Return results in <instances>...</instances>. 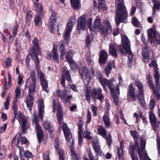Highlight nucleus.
Instances as JSON below:
<instances>
[{"label":"nucleus","mask_w":160,"mask_h":160,"mask_svg":"<svg viewBox=\"0 0 160 160\" xmlns=\"http://www.w3.org/2000/svg\"><path fill=\"white\" fill-rule=\"evenodd\" d=\"M91 89V87L90 86L87 85L85 87V89L84 91V95L88 102L90 103V91Z\"/></svg>","instance_id":"29"},{"label":"nucleus","mask_w":160,"mask_h":160,"mask_svg":"<svg viewBox=\"0 0 160 160\" xmlns=\"http://www.w3.org/2000/svg\"><path fill=\"white\" fill-rule=\"evenodd\" d=\"M79 73L82 78H84L86 82L88 84L91 80L90 73L88 68L85 67L79 69Z\"/></svg>","instance_id":"12"},{"label":"nucleus","mask_w":160,"mask_h":160,"mask_svg":"<svg viewBox=\"0 0 160 160\" xmlns=\"http://www.w3.org/2000/svg\"><path fill=\"white\" fill-rule=\"evenodd\" d=\"M17 99L15 98L13 102L12 108L13 111L14 113H15V112H17L18 109V104L17 103Z\"/></svg>","instance_id":"44"},{"label":"nucleus","mask_w":160,"mask_h":160,"mask_svg":"<svg viewBox=\"0 0 160 160\" xmlns=\"http://www.w3.org/2000/svg\"><path fill=\"white\" fill-rule=\"evenodd\" d=\"M72 7L75 10L78 9L80 7V2L79 0H70Z\"/></svg>","instance_id":"33"},{"label":"nucleus","mask_w":160,"mask_h":160,"mask_svg":"<svg viewBox=\"0 0 160 160\" xmlns=\"http://www.w3.org/2000/svg\"><path fill=\"white\" fill-rule=\"evenodd\" d=\"M115 21L116 24L118 25L121 22H127V13L126 8L124 4L123 0H117Z\"/></svg>","instance_id":"5"},{"label":"nucleus","mask_w":160,"mask_h":160,"mask_svg":"<svg viewBox=\"0 0 160 160\" xmlns=\"http://www.w3.org/2000/svg\"><path fill=\"white\" fill-rule=\"evenodd\" d=\"M118 158L120 160H123L124 159L123 152V149L121 148H119L118 149Z\"/></svg>","instance_id":"45"},{"label":"nucleus","mask_w":160,"mask_h":160,"mask_svg":"<svg viewBox=\"0 0 160 160\" xmlns=\"http://www.w3.org/2000/svg\"><path fill=\"white\" fill-rule=\"evenodd\" d=\"M16 97L15 98L17 99L21 94V89L18 86H17L15 90Z\"/></svg>","instance_id":"54"},{"label":"nucleus","mask_w":160,"mask_h":160,"mask_svg":"<svg viewBox=\"0 0 160 160\" xmlns=\"http://www.w3.org/2000/svg\"><path fill=\"white\" fill-rule=\"evenodd\" d=\"M86 58L88 64L89 65L91 62L90 54L89 52H87L86 55Z\"/></svg>","instance_id":"58"},{"label":"nucleus","mask_w":160,"mask_h":160,"mask_svg":"<svg viewBox=\"0 0 160 160\" xmlns=\"http://www.w3.org/2000/svg\"><path fill=\"white\" fill-rule=\"evenodd\" d=\"M83 136L85 138L88 140H90L92 138L90 136V131L88 130H87L84 132Z\"/></svg>","instance_id":"51"},{"label":"nucleus","mask_w":160,"mask_h":160,"mask_svg":"<svg viewBox=\"0 0 160 160\" xmlns=\"http://www.w3.org/2000/svg\"><path fill=\"white\" fill-rule=\"evenodd\" d=\"M83 125V122L81 120L79 121L78 122V133H82V131H83V129L82 128V127Z\"/></svg>","instance_id":"49"},{"label":"nucleus","mask_w":160,"mask_h":160,"mask_svg":"<svg viewBox=\"0 0 160 160\" xmlns=\"http://www.w3.org/2000/svg\"><path fill=\"white\" fill-rule=\"evenodd\" d=\"M58 46L57 44H53V48L52 51V59L55 62H58L59 61L58 55Z\"/></svg>","instance_id":"21"},{"label":"nucleus","mask_w":160,"mask_h":160,"mask_svg":"<svg viewBox=\"0 0 160 160\" xmlns=\"http://www.w3.org/2000/svg\"><path fill=\"white\" fill-rule=\"evenodd\" d=\"M58 153L59 154V157H65L64 153L65 152L64 150L61 148H59L57 151Z\"/></svg>","instance_id":"59"},{"label":"nucleus","mask_w":160,"mask_h":160,"mask_svg":"<svg viewBox=\"0 0 160 160\" xmlns=\"http://www.w3.org/2000/svg\"><path fill=\"white\" fill-rule=\"evenodd\" d=\"M74 142L72 141V145L70 146V151L71 152V156L72 160H80V155L78 154L75 153L74 148L73 147Z\"/></svg>","instance_id":"20"},{"label":"nucleus","mask_w":160,"mask_h":160,"mask_svg":"<svg viewBox=\"0 0 160 160\" xmlns=\"http://www.w3.org/2000/svg\"><path fill=\"white\" fill-rule=\"evenodd\" d=\"M32 122L33 124L35 125L38 142L39 143H40L41 142L43 138V133L41 127L39 124L38 118L37 116L34 115V119L33 120Z\"/></svg>","instance_id":"10"},{"label":"nucleus","mask_w":160,"mask_h":160,"mask_svg":"<svg viewBox=\"0 0 160 160\" xmlns=\"http://www.w3.org/2000/svg\"><path fill=\"white\" fill-rule=\"evenodd\" d=\"M108 57L107 53L106 52L103 50L101 52L100 58L99 62L101 63H104L106 61V59Z\"/></svg>","instance_id":"28"},{"label":"nucleus","mask_w":160,"mask_h":160,"mask_svg":"<svg viewBox=\"0 0 160 160\" xmlns=\"http://www.w3.org/2000/svg\"><path fill=\"white\" fill-rule=\"evenodd\" d=\"M88 15L84 14L81 16L78 20V28L79 30H84L88 27L90 30H92V18H88Z\"/></svg>","instance_id":"6"},{"label":"nucleus","mask_w":160,"mask_h":160,"mask_svg":"<svg viewBox=\"0 0 160 160\" xmlns=\"http://www.w3.org/2000/svg\"><path fill=\"white\" fill-rule=\"evenodd\" d=\"M115 65L113 61H112L108 63L107 66L105 68V71L106 75L108 77L109 76V74L110 73L112 68H114Z\"/></svg>","instance_id":"26"},{"label":"nucleus","mask_w":160,"mask_h":160,"mask_svg":"<svg viewBox=\"0 0 160 160\" xmlns=\"http://www.w3.org/2000/svg\"><path fill=\"white\" fill-rule=\"evenodd\" d=\"M109 53L112 56L115 58L117 57L118 54L116 52L115 45L112 44H111L109 46Z\"/></svg>","instance_id":"35"},{"label":"nucleus","mask_w":160,"mask_h":160,"mask_svg":"<svg viewBox=\"0 0 160 160\" xmlns=\"http://www.w3.org/2000/svg\"><path fill=\"white\" fill-rule=\"evenodd\" d=\"M148 37L151 44L157 45L160 44V34L156 32L154 26H152L147 30Z\"/></svg>","instance_id":"8"},{"label":"nucleus","mask_w":160,"mask_h":160,"mask_svg":"<svg viewBox=\"0 0 160 160\" xmlns=\"http://www.w3.org/2000/svg\"><path fill=\"white\" fill-rule=\"evenodd\" d=\"M102 92V89L101 88L98 89H93L91 94L92 97L93 98H97L100 101L103 100L104 96Z\"/></svg>","instance_id":"13"},{"label":"nucleus","mask_w":160,"mask_h":160,"mask_svg":"<svg viewBox=\"0 0 160 160\" xmlns=\"http://www.w3.org/2000/svg\"><path fill=\"white\" fill-rule=\"evenodd\" d=\"M74 53V52L72 50L69 51L65 56V58L68 62H71L72 61V56Z\"/></svg>","instance_id":"40"},{"label":"nucleus","mask_w":160,"mask_h":160,"mask_svg":"<svg viewBox=\"0 0 160 160\" xmlns=\"http://www.w3.org/2000/svg\"><path fill=\"white\" fill-rule=\"evenodd\" d=\"M70 32L65 31L64 39L66 42L69 41L70 38Z\"/></svg>","instance_id":"56"},{"label":"nucleus","mask_w":160,"mask_h":160,"mask_svg":"<svg viewBox=\"0 0 160 160\" xmlns=\"http://www.w3.org/2000/svg\"><path fill=\"white\" fill-rule=\"evenodd\" d=\"M98 133L102 136L103 138H107V132L105 129L102 126H100L98 129Z\"/></svg>","instance_id":"34"},{"label":"nucleus","mask_w":160,"mask_h":160,"mask_svg":"<svg viewBox=\"0 0 160 160\" xmlns=\"http://www.w3.org/2000/svg\"><path fill=\"white\" fill-rule=\"evenodd\" d=\"M149 120L151 123L156 121V118L152 112H150L149 114Z\"/></svg>","instance_id":"53"},{"label":"nucleus","mask_w":160,"mask_h":160,"mask_svg":"<svg viewBox=\"0 0 160 160\" xmlns=\"http://www.w3.org/2000/svg\"><path fill=\"white\" fill-rule=\"evenodd\" d=\"M146 142L145 141L141 140L140 142V148L139 149L138 143L136 142H135L134 146L135 148L138 149V153L139 155L140 160H149L150 158L148 157L146 151L145 150Z\"/></svg>","instance_id":"7"},{"label":"nucleus","mask_w":160,"mask_h":160,"mask_svg":"<svg viewBox=\"0 0 160 160\" xmlns=\"http://www.w3.org/2000/svg\"><path fill=\"white\" fill-rule=\"evenodd\" d=\"M22 123V130L23 132L25 133L27 131V126H26L27 121H24Z\"/></svg>","instance_id":"50"},{"label":"nucleus","mask_w":160,"mask_h":160,"mask_svg":"<svg viewBox=\"0 0 160 160\" xmlns=\"http://www.w3.org/2000/svg\"><path fill=\"white\" fill-rule=\"evenodd\" d=\"M33 47L31 50L32 54L31 56L32 59L36 63V68L37 70V75L40 79L41 85L42 89L46 92H48L47 88H48V84L44 78L43 74L39 69V62L38 58V54L39 52L38 45V40L37 38H35L32 41Z\"/></svg>","instance_id":"1"},{"label":"nucleus","mask_w":160,"mask_h":160,"mask_svg":"<svg viewBox=\"0 0 160 160\" xmlns=\"http://www.w3.org/2000/svg\"><path fill=\"white\" fill-rule=\"evenodd\" d=\"M135 88H133L132 84H131L129 85V90L128 92V99L129 98L130 100V98H132L134 101L137 99V97L135 95Z\"/></svg>","instance_id":"19"},{"label":"nucleus","mask_w":160,"mask_h":160,"mask_svg":"<svg viewBox=\"0 0 160 160\" xmlns=\"http://www.w3.org/2000/svg\"><path fill=\"white\" fill-rule=\"evenodd\" d=\"M7 149L4 145H2L0 148V158H4L6 156Z\"/></svg>","instance_id":"37"},{"label":"nucleus","mask_w":160,"mask_h":160,"mask_svg":"<svg viewBox=\"0 0 160 160\" xmlns=\"http://www.w3.org/2000/svg\"><path fill=\"white\" fill-rule=\"evenodd\" d=\"M147 78L148 80L147 81V83L148 85V86L149 87V88L153 89V92L156 95L157 98L158 99H159L160 98V94L159 92V91H158V94H157L156 93V92L158 90V86L156 84V87L155 88L154 87V85L152 82L153 79L151 76H148Z\"/></svg>","instance_id":"15"},{"label":"nucleus","mask_w":160,"mask_h":160,"mask_svg":"<svg viewBox=\"0 0 160 160\" xmlns=\"http://www.w3.org/2000/svg\"><path fill=\"white\" fill-rule=\"evenodd\" d=\"M92 28L93 29L90 30L91 31L98 32L100 30L101 35L103 37L109 34L112 29V26L108 19H105L101 25L100 19L99 18L95 20Z\"/></svg>","instance_id":"3"},{"label":"nucleus","mask_w":160,"mask_h":160,"mask_svg":"<svg viewBox=\"0 0 160 160\" xmlns=\"http://www.w3.org/2000/svg\"><path fill=\"white\" fill-rule=\"evenodd\" d=\"M26 86L29 89L28 94H33L35 91L36 81H31L29 79H27L26 82Z\"/></svg>","instance_id":"14"},{"label":"nucleus","mask_w":160,"mask_h":160,"mask_svg":"<svg viewBox=\"0 0 160 160\" xmlns=\"http://www.w3.org/2000/svg\"><path fill=\"white\" fill-rule=\"evenodd\" d=\"M62 75L64 78H66V80L68 81L70 84L72 83L70 75L66 67H63L62 68Z\"/></svg>","instance_id":"23"},{"label":"nucleus","mask_w":160,"mask_h":160,"mask_svg":"<svg viewBox=\"0 0 160 160\" xmlns=\"http://www.w3.org/2000/svg\"><path fill=\"white\" fill-rule=\"evenodd\" d=\"M135 84L140 92V94L138 96L139 103L144 107L145 108L147 105L144 99L143 84L138 79L135 80Z\"/></svg>","instance_id":"9"},{"label":"nucleus","mask_w":160,"mask_h":160,"mask_svg":"<svg viewBox=\"0 0 160 160\" xmlns=\"http://www.w3.org/2000/svg\"><path fill=\"white\" fill-rule=\"evenodd\" d=\"M121 52L122 53L124 54H128V58L129 61L132 60L133 59V55L132 53L131 52L130 48H128V49L125 50L122 49L121 50Z\"/></svg>","instance_id":"30"},{"label":"nucleus","mask_w":160,"mask_h":160,"mask_svg":"<svg viewBox=\"0 0 160 160\" xmlns=\"http://www.w3.org/2000/svg\"><path fill=\"white\" fill-rule=\"evenodd\" d=\"M150 52V50L149 47L145 46L142 51V55L144 62L147 63L149 61Z\"/></svg>","instance_id":"17"},{"label":"nucleus","mask_w":160,"mask_h":160,"mask_svg":"<svg viewBox=\"0 0 160 160\" xmlns=\"http://www.w3.org/2000/svg\"><path fill=\"white\" fill-rule=\"evenodd\" d=\"M32 15L33 13L30 10L28 12L26 18L25 25L27 26L29 25V22L31 18H32Z\"/></svg>","instance_id":"36"},{"label":"nucleus","mask_w":160,"mask_h":160,"mask_svg":"<svg viewBox=\"0 0 160 160\" xmlns=\"http://www.w3.org/2000/svg\"><path fill=\"white\" fill-rule=\"evenodd\" d=\"M157 142L158 152L160 154V138L158 136L157 138Z\"/></svg>","instance_id":"64"},{"label":"nucleus","mask_w":160,"mask_h":160,"mask_svg":"<svg viewBox=\"0 0 160 160\" xmlns=\"http://www.w3.org/2000/svg\"><path fill=\"white\" fill-rule=\"evenodd\" d=\"M96 72L98 80L103 87V89L105 90H107V88L106 86L108 87L112 96L114 103L116 105H117L118 103V98L117 96L115 93L114 85L112 83L114 81V79L112 78L110 80H108L106 78H104L100 72Z\"/></svg>","instance_id":"4"},{"label":"nucleus","mask_w":160,"mask_h":160,"mask_svg":"<svg viewBox=\"0 0 160 160\" xmlns=\"http://www.w3.org/2000/svg\"><path fill=\"white\" fill-rule=\"evenodd\" d=\"M131 135L134 138H137L138 137V134L137 132L136 131L132 130L130 132Z\"/></svg>","instance_id":"62"},{"label":"nucleus","mask_w":160,"mask_h":160,"mask_svg":"<svg viewBox=\"0 0 160 160\" xmlns=\"http://www.w3.org/2000/svg\"><path fill=\"white\" fill-rule=\"evenodd\" d=\"M152 1L155 2L153 5V12L155 9L158 10L160 8V2L159 1H157V0H152Z\"/></svg>","instance_id":"46"},{"label":"nucleus","mask_w":160,"mask_h":160,"mask_svg":"<svg viewBox=\"0 0 160 160\" xmlns=\"http://www.w3.org/2000/svg\"><path fill=\"white\" fill-rule=\"evenodd\" d=\"M20 141L21 144H23L26 143L27 141V140L24 137H22L20 138H18L17 142V144H18L20 142Z\"/></svg>","instance_id":"52"},{"label":"nucleus","mask_w":160,"mask_h":160,"mask_svg":"<svg viewBox=\"0 0 160 160\" xmlns=\"http://www.w3.org/2000/svg\"><path fill=\"white\" fill-rule=\"evenodd\" d=\"M154 78L155 80V84L158 86L157 91L156 92L157 94H158V91L160 90V84L159 82V75L158 69L156 68V67H155V74L154 75Z\"/></svg>","instance_id":"22"},{"label":"nucleus","mask_w":160,"mask_h":160,"mask_svg":"<svg viewBox=\"0 0 160 160\" xmlns=\"http://www.w3.org/2000/svg\"><path fill=\"white\" fill-rule=\"evenodd\" d=\"M71 62H68L71 68L73 70L77 69V65L76 63L73 60H72Z\"/></svg>","instance_id":"55"},{"label":"nucleus","mask_w":160,"mask_h":160,"mask_svg":"<svg viewBox=\"0 0 160 160\" xmlns=\"http://www.w3.org/2000/svg\"><path fill=\"white\" fill-rule=\"evenodd\" d=\"M153 129L155 131L159 127L160 125V122L156 121L151 123Z\"/></svg>","instance_id":"47"},{"label":"nucleus","mask_w":160,"mask_h":160,"mask_svg":"<svg viewBox=\"0 0 160 160\" xmlns=\"http://www.w3.org/2000/svg\"><path fill=\"white\" fill-rule=\"evenodd\" d=\"M93 39V36L92 33L88 34L87 37L86 44L87 46H89L92 43Z\"/></svg>","instance_id":"41"},{"label":"nucleus","mask_w":160,"mask_h":160,"mask_svg":"<svg viewBox=\"0 0 160 160\" xmlns=\"http://www.w3.org/2000/svg\"><path fill=\"white\" fill-rule=\"evenodd\" d=\"M70 90L67 87H65L63 89V92H62L59 89L57 90V94L58 96L61 99L63 100L65 102H67L72 97L71 95H68L70 93Z\"/></svg>","instance_id":"11"},{"label":"nucleus","mask_w":160,"mask_h":160,"mask_svg":"<svg viewBox=\"0 0 160 160\" xmlns=\"http://www.w3.org/2000/svg\"><path fill=\"white\" fill-rule=\"evenodd\" d=\"M75 23V20L74 18H72L67 24L65 31L71 32L72 31L73 26Z\"/></svg>","instance_id":"27"},{"label":"nucleus","mask_w":160,"mask_h":160,"mask_svg":"<svg viewBox=\"0 0 160 160\" xmlns=\"http://www.w3.org/2000/svg\"><path fill=\"white\" fill-rule=\"evenodd\" d=\"M15 117L18 118V121L21 122L24 121H26V117L20 112H16L15 113H14Z\"/></svg>","instance_id":"32"},{"label":"nucleus","mask_w":160,"mask_h":160,"mask_svg":"<svg viewBox=\"0 0 160 160\" xmlns=\"http://www.w3.org/2000/svg\"><path fill=\"white\" fill-rule=\"evenodd\" d=\"M34 22L35 25L37 26H39L42 25L41 17L39 15L37 14L35 15Z\"/></svg>","instance_id":"38"},{"label":"nucleus","mask_w":160,"mask_h":160,"mask_svg":"<svg viewBox=\"0 0 160 160\" xmlns=\"http://www.w3.org/2000/svg\"><path fill=\"white\" fill-rule=\"evenodd\" d=\"M38 108L39 118L41 119V121H42V117L44 114V111L43 101L42 99L38 100Z\"/></svg>","instance_id":"18"},{"label":"nucleus","mask_w":160,"mask_h":160,"mask_svg":"<svg viewBox=\"0 0 160 160\" xmlns=\"http://www.w3.org/2000/svg\"><path fill=\"white\" fill-rule=\"evenodd\" d=\"M10 99L11 97L9 96V95L8 94V95L6 102L5 103V109L6 110L8 109V105L9 104V102Z\"/></svg>","instance_id":"57"},{"label":"nucleus","mask_w":160,"mask_h":160,"mask_svg":"<svg viewBox=\"0 0 160 160\" xmlns=\"http://www.w3.org/2000/svg\"><path fill=\"white\" fill-rule=\"evenodd\" d=\"M129 152L132 160H138V157L137 155H135L134 149L132 146H130L129 148Z\"/></svg>","instance_id":"39"},{"label":"nucleus","mask_w":160,"mask_h":160,"mask_svg":"<svg viewBox=\"0 0 160 160\" xmlns=\"http://www.w3.org/2000/svg\"><path fill=\"white\" fill-rule=\"evenodd\" d=\"M43 126L47 130H50V125L49 122L47 121H45Z\"/></svg>","instance_id":"63"},{"label":"nucleus","mask_w":160,"mask_h":160,"mask_svg":"<svg viewBox=\"0 0 160 160\" xmlns=\"http://www.w3.org/2000/svg\"><path fill=\"white\" fill-rule=\"evenodd\" d=\"M105 138L107 139V143L108 144V146L109 147L112 142V137L111 135L110 134H108V137L107 138H107Z\"/></svg>","instance_id":"61"},{"label":"nucleus","mask_w":160,"mask_h":160,"mask_svg":"<svg viewBox=\"0 0 160 160\" xmlns=\"http://www.w3.org/2000/svg\"><path fill=\"white\" fill-rule=\"evenodd\" d=\"M92 147L96 153L99 154L102 152L99 141L98 140V139L93 141Z\"/></svg>","instance_id":"25"},{"label":"nucleus","mask_w":160,"mask_h":160,"mask_svg":"<svg viewBox=\"0 0 160 160\" xmlns=\"http://www.w3.org/2000/svg\"><path fill=\"white\" fill-rule=\"evenodd\" d=\"M132 23L135 26L138 28L142 27L141 25L138 20L136 18H133L132 19Z\"/></svg>","instance_id":"43"},{"label":"nucleus","mask_w":160,"mask_h":160,"mask_svg":"<svg viewBox=\"0 0 160 160\" xmlns=\"http://www.w3.org/2000/svg\"><path fill=\"white\" fill-rule=\"evenodd\" d=\"M121 39L122 45L120 46L119 50L121 51L122 49H125L126 50L130 48V42L127 37L125 35L122 36L121 37Z\"/></svg>","instance_id":"16"},{"label":"nucleus","mask_w":160,"mask_h":160,"mask_svg":"<svg viewBox=\"0 0 160 160\" xmlns=\"http://www.w3.org/2000/svg\"><path fill=\"white\" fill-rule=\"evenodd\" d=\"M24 155L26 158H32L33 157V154L29 151H27L24 153Z\"/></svg>","instance_id":"60"},{"label":"nucleus","mask_w":160,"mask_h":160,"mask_svg":"<svg viewBox=\"0 0 160 160\" xmlns=\"http://www.w3.org/2000/svg\"><path fill=\"white\" fill-rule=\"evenodd\" d=\"M34 7L36 10L38 12H41L43 10L42 6L40 3H35L34 5Z\"/></svg>","instance_id":"48"},{"label":"nucleus","mask_w":160,"mask_h":160,"mask_svg":"<svg viewBox=\"0 0 160 160\" xmlns=\"http://www.w3.org/2000/svg\"><path fill=\"white\" fill-rule=\"evenodd\" d=\"M36 73L35 70H31L30 73V78L31 81H36L37 78L36 76Z\"/></svg>","instance_id":"42"},{"label":"nucleus","mask_w":160,"mask_h":160,"mask_svg":"<svg viewBox=\"0 0 160 160\" xmlns=\"http://www.w3.org/2000/svg\"><path fill=\"white\" fill-rule=\"evenodd\" d=\"M108 112H106L103 117V120L106 127H108L111 124V122L109 118Z\"/></svg>","instance_id":"31"},{"label":"nucleus","mask_w":160,"mask_h":160,"mask_svg":"<svg viewBox=\"0 0 160 160\" xmlns=\"http://www.w3.org/2000/svg\"><path fill=\"white\" fill-rule=\"evenodd\" d=\"M33 94H28V97L26 101L27 107L29 110H31L32 106L33 103Z\"/></svg>","instance_id":"24"},{"label":"nucleus","mask_w":160,"mask_h":160,"mask_svg":"<svg viewBox=\"0 0 160 160\" xmlns=\"http://www.w3.org/2000/svg\"><path fill=\"white\" fill-rule=\"evenodd\" d=\"M52 106L54 112L57 110V118L59 126L62 129L66 140L69 142L72 137V134L67 124L63 122V114L61 106L59 103L56 104L54 100L52 102Z\"/></svg>","instance_id":"2"}]
</instances>
